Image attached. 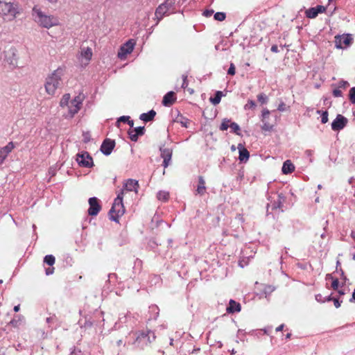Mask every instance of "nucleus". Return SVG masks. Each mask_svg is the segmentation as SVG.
<instances>
[{
    "instance_id": "42",
    "label": "nucleus",
    "mask_w": 355,
    "mask_h": 355,
    "mask_svg": "<svg viewBox=\"0 0 355 355\" xmlns=\"http://www.w3.org/2000/svg\"><path fill=\"white\" fill-rule=\"evenodd\" d=\"M315 10L317 11V14L322 13L326 10V7L323 6L318 5L316 7H314Z\"/></svg>"
},
{
    "instance_id": "26",
    "label": "nucleus",
    "mask_w": 355,
    "mask_h": 355,
    "mask_svg": "<svg viewBox=\"0 0 355 355\" xmlns=\"http://www.w3.org/2000/svg\"><path fill=\"white\" fill-rule=\"evenodd\" d=\"M80 56L85 58L87 61H89L92 57V51L89 47L82 48L80 51Z\"/></svg>"
},
{
    "instance_id": "22",
    "label": "nucleus",
    "mask_w": 355,
    "mask_h": 355,
    "mask_svg": "<svg viewBox=\"0 0 355 355\" xmlns=\"http://www.w3.org/2000/svg\"><path fill=\"white\" fill-rule=\"evenodd\" d=\"M241 311V304L233 300H230L229 306L227 307V313L239 312Z\"/></svg>"
},
{
    "instance_id": "46",
    "label": "nucleus",
    "mask_w": 355,
    "mask_h": 355,
    "mask_svg": "<svg viewBox=\"0 0 355 355\" xmlns=\"http://www.w3.org/2000/svg\"><path fill=\"white\" fill-rule=\"evenodd\" d=\"M338 284H339L338 279L337 278L333 279V282H332V284H331V287L333 288L334 290H338Z\"/></svg>"
},
{
    "instance_id": "18",
    "label": "nucleus",
    "mask_w": 355,
    "mask_h": 355,
    "mask_svg": "<svg viewBox=\"0 0 355 355\" xmlns=\"http://www.w3.org/2000/svg\"><path fill=\"white\" fill-rule=\"evenodd\" d=\"M286 200V197L283 193H278L277 200H275L271 205H268V208L271 207L272 209H281Z\"/></svg>"
},
{
    "instance_id": "52",
    "label": "nucleus",
    "mask_w": 355,
    "mask_h": 355,
    "mask_svg": "<svg viewBox=\"0 0 355 355\" xmlns=\"http://www.w3.org/2000/svg\"><path fill=\"white\" fill-rule=\"evenodd\" d=\"M315 300L319 302H324L325 299L322 297L321 294H318L315 295Z\"/></svg>"
},
{
    "instance_id": "11",
    "label": "nucleus",
    "mask_w": 355,
    "mask_h": 355,
    "mask_svg": "<svg viewBox=\"0 0 355 355\" xmlns=\"http://www.w3.org/2000/svg\"><path fill=\"white\" fill-rule=\"evenodd\" d=\"M89 205L88 214L92 216H96L101 209L98 198L96 197L90 198L89 199Z\"/></svg>"
},
{
    "instance_id": "45",
    "label": "nucleus",
    "mask_w": 355,
    "mask_h": 355,
    "mask_svg": "<svg viewBox=\"0 0 355 355\" xmlns=\"http://www.w3.org/2000/svg\"><path fill=\"white\" fill-rule=\"evenodd\" d=\"M349 86V83L347 81L341 80L338 83V87L345 89Z\"/></svg>"
},
{
    "instance_id": "17",
    "label": "nucleus",
    "mask_w": 355,
    "mask_h": 355,
    "mask_svg": "<svg viewBox=\"0 0 355 355\" xmlns=\"http://www.w3.org/2000/svg\"><path fill=\"white\" fill-rule=\"evenodd\" d=\"M139 188L138 181L133 179H128L123 184V189L122 190H126L128 191H135L137 192Z\"/></svg>"
},
{
    "instance_id": "12",
    "label": "nucleus",
    "mask_w": 355,
    "mask_h": 355,
    "mask_svg": "<svg viewBox=\"0 0 355 355\" xmlns=\"http://www.w3.org/2000/svg\"><path fill=\"white\" fill-rule=\"evenodd\" d=\"M159 150L161 153V155H160L161 157L163 158L162 166L164 168H166L170 164L172 154H173V150L170 148L162 146V147H160Z\"/></svg>"
},
{
    "instance_id": "23",
    "label": "nucleus",
    "mask_w": 355,
    "mask_h": 355,
    "mask_svg": "<svg viewBox=\"0 0 355 355\" xmlns=\"http://www.w3.org/2000/svg\"><path fill=\"white\" fill-rule=\"evenodd\" d=\"M295 169V166L290 160H286L284 162L282 166V173L284 174H289L292 173Z\"/></svg>"
},
{
    "instance_id": "6",
    "label": "nucleus",
    "mask_w": 355,
    "mask_h": 355,
    "mask_svg": "<svg viewBox=\"0 0 355 355\" xmlns=\"http://www.w3.org/2000/svg\"><path fill=\"white\" fill-rule=\"evenodd\" d=\"M84 100V96L79 94L76 96L73 100L71 101L68 107V113L64 115L67 119H71L80 110L83 101Z\"/></svg>"
},
{
    "instance_id": "59",
    "label": "nucleus",
    "mask_w": 355,
    "mask_h": 355,
    "mask_svg": "<svg viewBox=\"0 0 355 355\" xmlns=\"http://www.w3.org/2000/svg\"><path fill=\"white\" fill-rule=\"evenodd\" d=\"M284 325L282 324L276 328V331H280L283 329Z\"/></svg>"
},
{
    "instance_id": "39",
    "label": "nucleus",
    "mask_w": 355,
    "mask_h": 355,
    "mask_svg": "<svg viewBox=\"0 0 355 355\" xmlns=\"http://www.w3.org/2000/svg\"><path fill=\"white\" fill-rule=\"evenodd\" d=\"M275 290V288L270 285H267L263 288V293L266 295H270Z\"/></svg>"
},
{
    "instance_id": "28",
    "label": "nucleus",
    "mask_w": 355,
    "mask_h": 355,
    "mask_svg": "<svg viewBox=\"0 0 355 355\" xmlns=\"http://www.w3.org/2000/svg\"><path fill=\"white\" fill-rule=\"evenodd\" d=\"M223 92L220 91H217L215 94V96L214 98H210V101L212 103L213 105H217L220 102L221 98L223 96Z\"/></svg>"
},
{
    "instance_id": "61",
    "label": "nucleus",
    "mask_w": 355,
    "mask_h": 355,
    "mask_svg": "<svg viewBox=\"0 0 355 355\" xmlns=\"http://www.w3.org/2000/svg\"><path fill=\"white\" fill-rule=\"evenodd\" d=\"M116 277V275L115 273H110L108 275L109 279H112V278Z\"/></svg>"
},
{
    "instance_id": "44",
    "label": "nucleus",
    "mask_w": 355,
    "mask_h": 355,
    "mask_svg": "<svg viewBox=\"0 0 355 355\" xmlns=\"http://www.w3.org/2000/svg\"><path fill=\"white\" fill-rule=\"evenodd\" d=\"M188 86L187 75H182V87L185 89Z\"/></svg>"
},
{
    "instance_id": "33",
    "label": "nucleus",
    "mask_w": 355,
    "mask_h": 355,
    "mask_svg": "<svg viewBox=\"0 0 355 355\" xmlns=\"http://www.w3.org/2000/svg\"><path fill=\"white\" fill-rule=\"evenodd\" d=\"M230 128L232 129V131L237 135H240V127L235 122H231L230 124Z\"/></svg>"
},
{
    "instance_id": "62",
    "label": "nucleus",
    "mask_w": 355,
    "mask_h": 355,
    "mask_svg": "<svg viewBox=\"0 0 355 355\" xmlns=\"http://www.w3.org/2000/svg\"><path fill=\"white\" fill-rule=\"evenodd\" d=\"M19 310V305H17L14 307L15 312H17Z\"/></svg>"
},
{
    "instance_id": "15",
    "label": "nucleus",
    "mask_w": 355,
    "mask_h": 355,
    "mask_svg": "<svg viewBox=\"0 0 355 355\" xmlns=\"http://www.w3.org/2000/svg\"><path fill=\"white\" fill-rule=\"evenodd\" d=\"M145 129L144 126H139L132 130H129L128 133L129 138L132 141H137L139 136L144 135Z\"/></svg>"
},
{
    "instance_id": "20",
    "label": "nucleus",
    "mask_w": 355,
    "mask_h": 355,
    "mask_svg": "<svg viewBox=\"0 0 355 355\" xmlns=\"http://www.w3.org/2000/svg\"><path fill=\"white\" fill-rule=\"evenodd\" d=\"M238 148L239 150V159L241 162H246L250 157L248 150L244 148L241 144H239Z\"/></svg>"
},
{
    "instance_id": "49",
    "label": "nucleus",
    "mask_w": 355,
    "mask_h": 355,
    "mask_svg": "<svg viewBox=\"0 0 355 355\" xmlns=\"http://www.w3.org/2000/svg\"><path fill=\"white\" fill-rule=\"evenodd\" d=\"M83 136V141L85 143H87L90 141V135L89 132H84Z\"/></svg>"
},
{
    "instance_id": "57",
    "label": "nucleus",
    "mask_w": 355,
    "mask_h": 355,
    "mask_svg": "<svg viewBox=\"0 0 355 355\" xmlns=\"http://www.w3.org/2000/svg\"><path fill=\"white\" fill-rule=\"evenodd\" d=\"M271 51L273 52V53H278L279 52V49H278V46L277 45H272L271 46V49H270Z\"/></svg>"
},
{
    "instance_id": "21",
    "label": "nucleus",
    "mask_w": 355,
    "mask_h": 355,
    "mask_svg": "<svg viewBox=\"0 0 355 355\" xmlns=\"http://www.w3.org/2000/svg\"><path fill=\"white\" fill-rule=\"evenodd\" d=\"M168 13H170L169 10H168V8H166L163 3L159 5L155 10V16L158 19V21L161 20L165 15Z\"/></svg>"
},
{
    "instance_id": "19",
    "label": "nucleus",
    "mask_w": 355,
    "mask_h": 355,
    "mask_svg": "<svg viewBox=\"0 0 355 355\" xmlns=\"http://www.w3.org/2000/svg\"><path fill=\"white\" fill-rule=\"evenodd\" d=\"M175 101V92L171 91L166 93L162 100V104L164 106H170Z\"/></svg>"
},
{
    "instance_id": "25",
    "label": "nucleus",
    "mask_w": 355,
    "mask_h": 355,
    "mask_svg": "<svg viewBox=\"0 0 355 355\" xmlns=\"http://www.w3.org/2000/svg\"><path fill=\"white\" fill-rule=\"evenodd\" d=\"M196 191L200 196L204 195L206 191L205 181L202 176L198 177V185Z\"/></svg>"
},
{
    "instance_id": "47",
    "label": "nucleus",
    "mask_w": 355,
    "mask_h": 355,
    "mask_svg": "<svg viewBox=\"0 0 355 355\" xmlns=\"http://www.w3.org/2000/svg\"><path fill=\"white\" fill-rule=\"evenodd\" d=\"M333 95L334 97H340L343 95V92L340 89H335L333 90Z\"/></svg>"
},
{
    "instance_id": "29",
    "label": "nucleus",
    "mask_w": 355,
    "mask_h": 355,
    "mask_svg": "<svg viewBox=\"0 0 355 355\" xmlns=\"http://www.w3.org/2000/svg\"><path fill=\"white\" fill-rule=\"evenodd\" d=\"M157 197L158 200L165 202L167 201L169 198V193L165 191H159L157 193Z\"/></svg>"
},
{
    "instance_id": "8",
    "label": "nucleus",
    "mask_w": 355,
    "mask_h": 355,
    "mask_svg": "<svg viewBox=\"0 0 355 355\" xmlns=\"http://www.w3.org/2000/svg\"><path fill=\"white\" fill-rule=\"evenodd\" d=\"M135 44V42L132 40H129L127 41L121 46L118 52V57L121 60L124 59L128 54H130L132 52Z\"/></svg>"
},
{
    "instance_id": "36",
    "label": "nucleus",
    "mask_w": 355,
    "mask_h": 355,
    "mask_svg": "<svg viewBox=\"0 0 355 355\" xmlns=\"http://www.w3.org/2000/svg\"><path fill=\"white\" fill-rule=\"evenodd\" d=\"M225 17L226 15L225 12H218L214 14V19L219 21H223V20L225 19Z\"/></svg>"
},
{
    "instance_id": "7",
    "label": "nucleus",
    "mask_w": 355,
    "mask_h": 355,
    "mask_svg": "<svg viewBox=\"0 0 355 355\" xmlns=\"http://www.w3.org/2000/svg\"><path fill=\"white\" fill-rule=\"evenodd\" d=\"M76 162L82 167L91 168L94 166L93 159L87 151L81 152L76 155Z\"/></svg>"
},
{
    "instance_id": "43",
    "label": "nucleus",
    "mask_w": 355,
    "mask_h": 355,
    "mask_svg": "<svg viewBox=\"0 0 355 355\" xmlns=\"http://www.w3.org/2000/svg\"><path fill=\"white\" fill-rule=\"evenodd\" d=\"M227 74L233 76L235 74V67L233 63L230 64V68L227 71Z\"/></svg>"
},
{
    "instance_id": "14",
    "label": "nucleus",
    "mask_w": 355,
    "mask_h": 355,
    "mask_svg": "<svg viewBox=\"0 0 355 355\" xmlns=\"http://www.w3.org/2000/svg\"><path fill=\"white\" fill-rule=\"evenodd\" d=\"M115 146V141L110 139H105L101 146V151L105 155H110Z\"/></svg>"
},
{
    "instance_id": "50",
    "label": "nucleus",
    "mask_w": 355,
    "mask_h": 355,
    "mask_svg": "<svg viewBox=\"0 0 355 355\" xmlns=\"http://www.w3.org/2000/svg\"><path fill=\"white\" fill-rule=\"evenodd\" d=\"M213 13H214L213 10H206L203 12V15L206 17H209L213 15Z\"/></svg>"
},
{
    "instance_id": "2",
    "label": "nucleus",
    "mask_w": 355,
    "mask_h": 355,
    "mask_svg": "<svg viewBox=\"0 0 355 355\" xmlns=\"http://www.w3.org/2000/svg\"><path fill=\"white\" fill-rule=\"evenodd\" d=\"M123 197V190H121L114 199L112 206L109 211L110 219L112 221L118 223L119 218L125 213Z\"/></svg>"
},
{
    "instance_id": "40",
    "label": "nucleus",
    "mask_w": 355,
    "mask_h": 355,
    "mask_svg": "<svg viewBox=\"0 0 355 355\" xmlns=\"http://www.w3.org/2000/svg\"><path fill=\"white\" fill-rule=\"evenodd\" d=\"M256 107V103L252 100H248V103L245 105V110L254 109Z\"/></svg>"
},
{
    "instance_id": "53",
    "label": "nucleus",
    "mask_w": 355,
    "mask_h": 355,
    "mask_svg": "<svg viewBox=\"0 0 355 355\" xmlns=\"http://www.w3.org/2000/svg\"><path fill=\"white\" fill-rule=\"evenodd\" d=\"M150 309L152 310V311H156V316L155 318H156L159 315V309L156 305H153L150 306Z\"/></svg>"
},
{
    "instance_id": "32",
    "label": "nucleus",
    "mask_w": 355,
    "mask_h": 355,
    "mask_svg": "<svg viewBox=\"0 0 355 355\" xmlns=\"http://www.w3.org/2000/svg\"><path fill=\"white\" fill-rule=\"evenodd\" d=\"M55 259L54 256H53L51 254L45 256V257L44 259V262L50 266H52L55 263Z\"/></svg>"
},
{
    "instance_id": "54",
    "label": "nucleus",
    "mask_w": 355,
    "mask_h": 355,
    "mask_svg": "<svg viewBox=\"0 0 355 355\" xmlns=\"http://www.w3.org/2000/svg\"><path fill=\"white\" fill-rule=\"evenodd\" d=\"M54 272V268L52 267V268H49L47 269H46V275H52Z\"/></svg>"
},
{
    "instance_id": "10",
    "label": "nucleus",
    "mask_w": 355,
    "mask_h": 355,
    "mask_svg": "<svg viewBox=\"0 0 355 355\" xmlns=\"http://www.w3.org/2000/svg\"><path fill=\"white\" fill-rule=\"evenodd\" d=\"M352 37L349 35H336L335 37V46L337 49H343L350 44Z\"/></svg>"
},
{
    "instance_id": "38",
    "label": "nucleus",
    "mask_w": 355,
    "mask_h": 355,
    "mask_svg": "<svg viewBox=\"0 0 355 355\" xmlns=\"http://www.w3.org/2000/svg\"><path fill=\"white\" fill-rule=\"evenodd\" d=\"M257 99L258 101L261 103V104H265L268 102V96L265 94H259L258 96H257Z\"/></svg>"
},
{
    "instance_id": "27",
    "label": "nucleus",
    "mask_w": 355,
    "mask_h": 355,
    "mask_svg": "<svg viewBox=\"0 0 355 355\" xmlns=\"http://www.w3.org/2000/svg\"><path fill=\"white\" fill-rule=\"evenodd\" d=\"M70 98H71V96H70L69 94H64L60 100V107H64L65 106L69 105V104L71 102Z\"/></svg>"
},
{
    "instance_id": "31",
    "label": "nucleus",
    "mask_w": 355,
    "mask_h": 355,
    "mask_svg": "<svg viewBox=\"0 0 355 355\" xmlns=\"http://www.w3.org/2000/svg\"><path fill=\"white\" fill-rule=\"evenodd\" d=\"M306 16L308 18L313 19L318 16L317 11L315 8H311L306 10Z\"/></svg>"
},
{
    "instance_id": "37",
    "label": "nucleus",
    "mask_w": 355,
    "mask_h": 355,
    "mask_svg": "<svg viewBox=\"0 0 355 355\" xmlns=\"http://www.w3.org/2000/svg\"><path fill=\"white\" fill-rule=\"evenodd\" d=\"M349 98L352 104H355V87L349 89Z\"/></svg>"
},
{
    "instance_id": "34",
    "label": "nucleus",
    "mask_w": 355,
    "mask_h": 355,
    "mask_svg": "<svg viewBox=\"0 0 355 355\" xmlns=\"http://www.w3.org/2000/svg\"><path fill=\"white\" fill-rule=\"evenodd\" d=\"M317 113L321 115V122L322 123H326L328 121V112L327 111H321L317 110Z\"/></svg>"
},
{
    "instance_id": "5",
    "label": "nucleus",
    "mask_w": 355,
    "mask_h": 355,
    "mask_svg": "<svg viewBox=\"0 0 355 355\" xmlns=\"http://www.w3.org/2000/svg\"><path fill=\"white\" fill-rule=\"evenodd\" d=\"M18 13L17 6L10 2L0 1V16L7 21L15 18Z\"/></svg>"
},
{
    "instance_id": "56",
    "label": "nucleus",
    "mask_w": 355,
    "mask_h": 355,
    "mask_svg": "<svg viewBox=\"0 0 355 355\" xmlns=\"http://www.w3.org/2000/svg\"><path fill=\"white\" fill-rule=\"evenodd\" d=\"M333 301L336 308H339L340 306V302L338 301L337 298H334Z\"/></svg>"
},
{
    "instance_id": "51",
    "label": "nucleus",
    "mask_w": 355,
    "mask_h": 355,
    "mask_svg": "<svg viewBox=\"0 0 355 355\" xmlns=\"http://www.w3.org/2000/svg\"><path fill=\"white\" fill-rule=\"evenodd\" d=\"M180 123L182 127L187 128L189 124V121L187 119H182V120L180 121Z\"/></svg>"
},
{
    "instance_id": "64",
    "label": "nucleus",
    "mask_w": 355,
    "mask_h": 355,
    "mask_svg": "<svg viewBox=\"0 0 355 355\" xmlns=\"http://www.w3.org/2000/svg\"><path fill=\"white\" fill-rule=\"evenodd\" d=\"M338 293H339L340 295H344V294H345L344 291H342V290L338 291Z\"/></svg>"
},
{
    "instance_id": "4",
    "label": "nucleus",
    "mask_w": 355,
    "mask_h": 355,
    "mask_svg": "<svg viewBox=\"0 0 355 355\" xmlns=\"http://www.w3.org/2000/svg\"><path fill=\"white\" fill-rule=\"evenodd\" d=\"M156 336L155 333L150 330L142 331L137 335L134 345L139 349H144L155 340Z\"/></svg>"
},
{
    "instance_id": "16",
    "label": "nucleus",
    "mask_w": 355,
    "mask_h": 355,
    "mask_svg": "<svg viewBox=\"0 0 355 355\" xmlns=\"http://www.w3.org/2000/svg\"><path fill=\"white\" fill-rule=\"evenodd\" d=\"M15 147L12 141L9 142L6 146L0 148V165L3 162L8 154Z\"/></svg>"
},
{
    "instance_id": "3",
    "label": "nucleus",
    "mask_w": 355,
    "mask_h": 355,
    "mask_svg": "<svg viewBox=\"0 0 355 355\" xmlns=\"http://www.w3.org/2000/svg\"><path fill=\"white\" fill-rule=\"evenodd\" d=\"M33 16L36 22L46 28H49L53 26L57 25L58 23V20L56 17L45 15L36 6L33 9Z\"/></svg>"
},
{
    "instance_id": "41",
    "label": "nucleus",
    "mask_w": 355,
    "mask_h": 355,
    "mask_svg": "<svg viewBox=\"0 0 355 355\" xmlns=\"http://www.w3.org/2000/svg\"><path fill=\"white\" fill-rule=\"evenodd\" d=\"M130 119V116H120L117 121H116V125L119 126V123L120 122H124V123H127L128 121Z\"/></svg>"
},
{
    "instance_id": "63",
    "label": "nucleus",
    "mask_w": 355,
    "mask_h": 355,
    "mask_svg": "<svg viewBox=\"0 0 355 355\" xmlns=\"http://www.w3.org/2000/svg\"><path fill=\"white\" fill-rule=\"evenodd\" d=\"M291 336V333H288L286 335V338H290Z\"/></svg>"
},
{
    "instance_id": "30",
    "label": "nucleus",
    "mask_w": 355,
    "mask_h": 355,
    "mask_svg": "<svg viewBox=\"0 0 355 355\" xmlns=\"http://www.w3.org/2000/svg\"><path fill=\"white\" fill-rule=\"evenodd\" d=\"M175 2L176 0H166L163 4L168 8L170 12H172L174 10Z\"/></svg>"
},
{
    "instance_id": "1",
    "label": "nucleus",
    "mask_w": 355,
    "mask_h": 355,
    "mask_svg": "<svg viewBox=\"0 0 355 355\" xmlns=\"http://www.w3.org/2000/svg\"><path fill=\"white\" fill-rule=\"evenodd\" d=\"M64 76V69L58 67L46 78L44 84L45 90L49 95L54 96L56 91L62 87V77Z\"/></svg>"
},
{
    "instance_id": "48",
    "label": "nucleus",
    "mask_w": 355,
    "mask_h": 355,
    "mask_svg": "<svg viewBox=\"0 0 355 355\" xmlns=\"http://www.w3.org/2000/svg\"><path fill=\"white\" fill-rule=\"evenodd\" d=\"M277 110L280 112H284L286 110V105L284 102H281L279 105Z\"/></svg>"
},
{
    "instance_id": "58",
    "label": "nucleus",
    "mask_w": 355,
    "mask_h": 355,
    "mask_svg": "<svg viewBox=\"0 0 355 355\" xmlns=\"http://www.w3.org/2000/svg\"><path fill=\"white\" fill-rule=\"evenodd\" d=\"M127 123L132 128L134 126V121L132 120H130L129 119V120L128 121Z\"/></svg>"
},
{
    "instance_id": "24",
    "label": "nucleus",
    "mask_w": 355,
    "mask_h": 355,
    "mask_svg": "<svg viewBox=\"0 0 355 355\" xmlns=\"http://www.w3.org/2000/svg\"><path fill=\"white\" fill-rule=\"evenodd\" d=\"M156 115V112L155 110H151L147 113H143L140 115L139 119L144 122H148L153 120L154 117Z\"/></svg>"
},
{
    "instance_id": "9",
    "label": "nucleus",
    "mask_w": 355,
    "mask_h": 355,
    "mask_svg": "<svg viewBox=\"0 0 355 355\" xmlns=\"http://www.w3.org/2000/svg\"><path fill=\"white\" fill-rule=\"evenodd\" d=\"M347 119L341 114H338L331 123V129L338 131L343 129L347 124Z\"/></svg>"
},
{
    "instance_id": "13",
    "label": "nucleus",
    "mask_w": 355,
    "mask_h": 355,
    "mask_svg": "<svg viewBox=\"0 0 355 355\" xmlns=\"http://www.w3.org/2000/svg\"><path fill=\"white\" fill-rule=\"evenodd\" d=\"M269 116L270 111L268 109H264L261 114V121L263 123L261 129L264 131H271L274 127V125L269 121Z\"/></svg>"
},
{
    "instance_id": "55",
    "label": "nucleus",
    "mask_w": 355,
    "mask_h": 355,
    "mask_svg": "<svg viewBox=\"0 0 355 355\" xmlns=\"http://www.w3.org/2000/svg\"><path fill=\"white\" fill-rule=\"evenodd\" d=\"M55 320H56V318L55 315H53V316L48 317L46 320L47 323L50 324V323L53 322Z\"/></svg>"
},
{
    "instance_id": "35",
    "label": "nucleus",
    "mask_w": 355,
    "mask_h": 355,
    "mask_svg": "<svg viewBox=\"0 0 355 355\" xmlns=\"http://www.w3.org/2000/svg\"><path fill=\"white\" fill-rule=\"evenodd\" d=\"M231 123V121L227 119H224L220 124V130H227L228 128H230V124Z\"/></svg>"
},
{
    "instance_id": "60",
    "label": "nucleus",
    "mask_w": 355,
    "mask_h": 355,
    "mask_svg": "<svg viewBox=\"0 0 355 355\" xmlns=\"http://www.w3.org/2000/svg\"><path fill=\"white\" fill-rule=\"evenodd\" d=\"M334 297H332L331 295H329V296H327V297H324V299H325V302H326V301H328V302H329V301H331V300H334Z\"/></svg>"
}]
</instances>
